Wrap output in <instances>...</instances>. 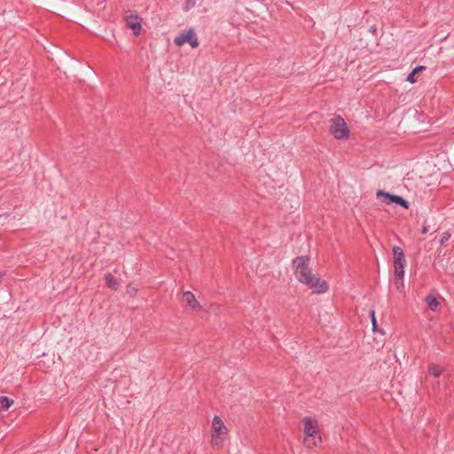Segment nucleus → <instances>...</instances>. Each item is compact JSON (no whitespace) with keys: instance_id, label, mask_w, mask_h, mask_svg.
<instances>
[{"instance_id":"9d476101","label":"nucleus","mask_w":454,"mask_h":454,"mask_svg":"<svg viewBox=\"0 0 454 454\" xmlns=\"http://www.w3.org/2000/svg\"><path fill=\"white\" fill-rule=\"evenodd\" d=\"M106 286L112 290H117L120 286V282L112 274L108 273L105 276Z\"/></svg>"},{"instance_id":"f8f14e48","label":"nucleus","mask_w":454,"mask_h":454,"mask_svg":"<svg viewBox=\"0 0 454 454\" xmlns=\"http://www.w3.org/2000/svg\"><path fill=\"white\" fill-rule=\"evenodd\" d=\"M426 67L424 66H418L415 68L412 69V71L408 74L406 81L414 83L418 81L417 74L422 70H425Z\"/></svg>"},{"instance_id":"dca6fc26","label":"nucleus","mask_w":454,"mask_h":454,"mask_svg":"<svg viewBox=\"0 0 454 454\" xmlns=\"http://www.w3.org/2000/svg\"><path fill=\"white\" fill-rule=\"evenodd\" d=\"M394 285L395 286L396 289L400 292L403 289V277L395 276L394 277Z\"/></svg>"},{"instance_id":"6e6552de","label":"nucleus","mask_w":454,"mask_h":454,"mask_svg":"<svg viewBox=\"0 0 454 454\" xmlns=\"http://www.w3.org/2000/svg\"><path fill=\"white\" fill-rule=\"evenodd\" d=\"M183 302L185 303L192 309H200L201 306L196 300L194 294L190 291L183 293Z\"/></svg>"},{"instance_id":"4468645a","label":"nucleus","mask_w":454,"mask_h":454,"mask_svg":"<svg viewBox=\"0 0 454 454\" xmlns=\"http://www.w3.org/2000/svg\"><path fill=\"white\" fill-rule=\"evenodd\" d=\"M13 403V400L7 396H0V411L7 410Z\"/></svg>"},{"instance_id":"0eeeda50","label":"nucleus","mask_w":454,"mask_h":454,"mask_svg":"<svg viewBox=\"0 0 454 454\" xmlns=\"http://www.w3.org/2000/svg\"><path fill=\"white\" fill-rule=\"evenodd\" d=\"M126 25L133 31L134 35H138L141 31L140 19L137 15L127 16Z\"/></svg>"},{"instance_id":"412c9836","label":"nucleus","mask_w":454,"mask_h":454,"mask_svg":"<svg viewBox=\"0 0 454 454\" xmlns=\"http://www.w3.org/2000/svg\"><path fill=\"white\" fill-rule=\"evenodd\" d=\"M428 231V228L427 226H423L422 228V233H427Z\"/></svg>"},{"instance_id":"f03ea898","label":"nucleus","mask_w":454,"mask_h":454,"mask_svg":"<svg viewBox=\"0 0 454 454\" xmlns=\"http://www.w3.org/2000/svg\"><path fill=\"white\" fill-rule=\"evenodd\" d=\"M302 422L304 426L303 431L306 435L303 443L308 448H313L321 442L317 421L310 417H305Z\"/></svg>"},{"instance_id":"f257e3e1","label":"nucleus","mask_w":454,"mask_h":454,"mask_svg":"<svg viewBox=\"0 0 454 454\" xmlns=\"http://www.w3.org/2000/svg\"><path fill=\"white\" fill-rule=\"evenodd\" d=\"M294 274L296 279L311 289L314 294H325L328 290V284L313 274L309 268V257L298 256L293 261Z\"/></svg>"},{"instance_id":"2eb2a0df","label":"nucleus","mask_w":454,"mask_h":454,"mask_svg":"<svg viewBox=\"0 0 454 454\" xmlns=\"http://www.w3.org/2000/svg\"><path fill=\"white\" fill-rule=\"evenodd\" d=\"M223 434H212L211 436V442L213 445L220 446L222 445L223 442Z\"/></svg>"},{"instance_id":"39448f33","label":"nucleus","mask_w":454,"mask_h":454,"mask_svg":"<svg viewBox=\"0 0 454 454\" xmlns=\"http://www.w3.org/2000/svg\"><path fill=\"white\" fill-rule=\"evenodd\" d=\"M394 254V268H395V275L399 277L404 276V265H405V257L403 249L400 247L395 246L393 247Z\"/></svg>"},{"instance_id":"aec40b11","label":"nucleus","mask_w":454,"mask_h":454,"mask_svg":"<svg viewBox=\"0 0 454 454\" xmlns=\"http://www.w3.org/2000/svg\"><path fill=\"white\" fill-rule=\"evenodd\" d=\"M370 32H372V34H375L376 31H377V27L375 26H372L370 28H369Z\"/></svg>"},{"instance_id":"20e7f679","label":"nucleus","mask_w":454,"mask_h":454,"mask_svg":"<svg viewBox=\"0 0 454 454\" xmlns=\"http://www.w3.org/2000/svg\"><path fill=\"white\" fill-rule=\"evenodd\" d=\"M174 43L177 46H182L187 43L192 48H196L199 45L197 36L192 28L182 31L177 36H176Z\"/></svg>"},{"instance_id":"6ab92c4d","label":"nucleus","mask_w":454,"mask_h":454,"mask_svg":"<svg viewBox=\"0 0 454 454\" xmlns=\"http://www.w3.org/2000/svg\"><path fill=\"white\" fill-rule=\"evenodd\" d=\"M370 317H371V320H372V329H373V331H376L377 325H376V317H375L374 310L370 311Z\"/></svg>"},{"instance_id":"423d86ee","label":"nucleus","mask_w":454,"mask_h":454,"mask_svg":"<svg viewBox=\"0 0 454 454\" xmlns=\"http://www.w3.org/2000/svg\"><path fill=\"white\" fill-rule=\"evenodd\" d=\"M376 196L378 199H380L381 197L386 198L387 200V204L395 203L396 205L403 207V208L409 207V202L399 195L391 194V193L386 192L382 190H379L376 193Z\"/></svg>"},{"instance_id":"7ed1b4c3","label":"nucleus","mask_w":454,"mask_h":454,"mask_svg":"<svg viewBox=\"0 0 454 454\" xmlns=\"http://www.w3.org/2000/svg\"><path fill=\"white\" fill-rule=\"evenodd\" d=\"M330 131L336 139L348 138L349 136V130L344 119L337 115L331 120Z\"/></svg>"},{"instance_id":"f3484780","label":"nucleus","mask_w":454,"mask_h":454,"mask_svg":"<svg viewBox=\"0 0 454 454\" xmlns=\"http://www.w3.org/2000/svg\"><path fill=\"white\" fill-rule=\"evenodd\" d=\"M137 290H138L137 287H136L133 285L129 284L127 286V291L126 292H127V294L129 296L134 297L137 294Z\"/></svg>"},{"instance_id":"9b49d317","label":"nucleus","mask_w":454,"mask_h":454,"mask_svg":"<svg viewBox=\"0 0 454 454\" xmlns=\"http://www.w3.org/2000/svg\"><path fill=\"white\" fill-rule=\"evenodd\" d=\"M426 303L429 307V309L433 311H435L437 308L440 306V302L436 299V297L433 294H428L425 299Z\"/></svg>"},{"instance_id":"ddd939ff","label":"nucleus","mask_w":454,"mask_h":454,"mask_svg":"<svg viewBox=\"0 0 454 454\" xmlns=\"http://www.w3.org/2000/svg\"><path fill=\"white\" fill-rule=\"evenodd\" d=\"M428 371L434 377L438 378L442 373L444 369L440 365L433 364L429 365Z\"/></svg>"},{"instance_id":"1a4fd4ad","label":"nucleus","mask_w":454,"mask_h":454,"mask_svg":"<svg viewBox=\"0 0 454 454\" xmlns=\"http://www.w3.org/2000/svg\"><path fill=\"white\" fill-rule=\"evenodd\" d=\"M213 433L212 434H223L227 433V428L223 422L218 416H215L212 421Z\"/></svg>"},{"instance_id":"a211bd4d","label":"nucleus","mask_w":454,"mask_h":454,"mask_svg":"<svg viewBox=\"0 0 454 454\" xmlns=\"http://www.w3.org/2000/svg\"><path fill=\"white\" fill-rule=\"evenodd\" d=\"M450 238V233L449 231H445L442 233L439 242L441 245L445 244Z\"/></svg>"}]
</instances>
